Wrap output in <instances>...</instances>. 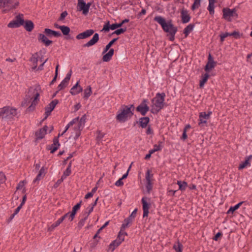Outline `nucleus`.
Wrapping results in <instances>:
<instances>
[{"instance_id":"f257e3e1","label":"nucleus","mask_w":252,"mask_h":252,"mask_svg":"<svg viewBox=\"0 0 252 252\" xmlns=\"http://www.w3.org/2000/svg\"><path fill=\"white\" fill-rule=\"evenodd\" d=\"M41 92V88L39 85H35L30 87L26 95L24 101L22 102V106H25L27 103H30L31 102L32 103L28 107V110L29 111L33 110L39 101V96Z\"/></svg>"},{"instance_id":"f03ea898","label":"nucleus","mask_w":252,"mask_h":252,"mask_svg":"<svg viewBox=\"0 0 252 252\" xmlns=\"http://www.w3.org/2000/svg\"><path fill=\"white\" fill-rule=\"evenodd\" d=\"M19 116L17 110L9 106H5L0 108V119L2 121H11L14 117L18 118Z\"/></svg>"},{"instance_id":"7ed1b4c3","label":"nucleus","mask_w":252,"mask_h":252,"mask_svg":"<svg viewBox=\"0 0 252 252\" xmlns=\"http://www.w3.org/2000/svg\"><path fill=\"white\" fill-rule=\"evenodd\" d=\"M165 94L164 93H158L156 96L152 99V108L151 111L153 114H157L164 107Z\"/></svg>"},{"instance_id":"20e7f679","label":"nucleus","mask_w":252,"mask_h":252,"mask_svg":"<svg viewBox=\"0 0 252 252\" xmlns=\"http://www.w3.org/2000/svg\"><path fill=\"white\" fill-rule=\"evenodd\" d=\"M134 107L133 105L129 106H123L120 110L118 112V114L116 117V120L121 123L126 122L128 118L132 117L133 114L132 111L134 110Z\"/></svg>"},{"instance_id":"39448f33","label":"nucleus","mask_w":252,"mask_h":252,"mask_svg":"<svg viewBox=\"0 0 252 252\" xmlns=\"http://www.w3.org/2000/svg\"><path fill=\"white\" fill-rule=\"evenodd\" d=\"M154 20L158 22L161 26L163 30L166 32L169 33L173 29H177L176 27L173 25L171 20L166 22L165 19L160 16H156Z\"/></svg>"},{"instance_id":"423d86ee","label":"nucleus","mask_w":252,"mask_h":252,"mask_svg":"<svg viewBox=\"0 0 252 252\" xmlns=\"http://www.w3.org/2000/svg\"><path fill=\"white\" fill-rule=\"evenodd\" d=\"M24 15L19 14L15 17L14 19L8 23L7 27L10 28H17L24 25Z\"/></svg>"},{"instance_id":"0eeeda50","label":"nucleus","mask_w":252,"mask_h":252,"mask_svg":"<svg viewBox=\"0 0 252 252\" xmlns=\"http://www.w3.org/2000/svg\"><path fill=\"white\" fill-rule=\"evenodd\" d=\"M147 103L148 100L144 99L136 108V111L140 112L143 116H145L150 109Z\"/></svg>"},{"instance_id":"6e6552de","label":"nucleus","mask_w":252,"mask_h":252,"mask_svg":"<svg viewBox=\"0 0 252 252\" xmlns=\"http://www.w3.org/2000/svg\"><path fill=\"white\" fill-rule=\"evenodd\" d=\"M150 199L147 197H143L142 198L141 202L142 204V208L143 210V217H147L148 216L149 211V210L151 207V204L147 202V200H149Z\"/></svg>"},{"instance_id":"1a4fd4ad","label":"nucleus","mask_w":252,"mask_h":252,"mask_svg":"<svg viewBox=\"0 0 252 252\" xmlns=\"http://www.w3.org/2000/svg\"><path fill=\"white\" fill-rule=\"evenodd\" d=\"M236 9L233 8L231 9L229 8H224L222 9L223 12V18L227 20L228 21H231V17L234 16V14L236 13Z\"/></svg>"},{"instance_id":"9d476101","label":"nucleus","mask_w":252,"mask_h":252,"mask_svg":"<svg viewBox=\"0 0 252 252\" xmlns=\"http://www.w3.org/2000/svg\"><path fill=\"white\" fill-rule=\"evenodd\" d=\"M211 114V112H209L208 114H206V112L200 113L199 115L198 125L201 127L204 126L205 124L207 123V120L209 119Z\"/></svg>"},{"instance_id":"9b49d317","label":"nucleus","mask_w":252,"mask_h":252,"mask_svg":"<svg viewBox=\"0 0 252 252\" xmlns=\"http://www.w3.org/2000/svg\"><path fill=\"white\" fill-rule=\"evenodd\" d=\"M216 64L217 62L214 61L211 54H209L208 57V62L204 67L205 71L209 72L212 70L215 67Z\"/></svg>"},{"instance_id":"f8f14e48","label":"nucleus","mask_w":252,"mask_h":252,"mask_svg":"<svg viewBox=\"0 0 252 252\" xmlns=\"http://www.w3.org/2000/svg\"><path fill=\"white\" fill-rule=\"evenodd\" d=\"M137 209H135L131 213L130 215L124 220V222L122 224V229H126L128 226V224L131 223L133 219L136 217Z\"/></svg>"},{"instance_id":"ddd939ff","label":"nucleus","mask_w":252,"mask_h":252,"mask_svg":"<svg viewBox=\"0 0 252 252\" xmlns=\"http://www.w3.org/2000/svg\"><path fill=\"white\" fill-rule=\"evenodd\" d=\"M59 103V101L57 99H54L52 100L48 105L47 107L45 108V114L46 116L45 117V119H46L48 116H49L51 113V112L54 110L56 105Z\"/></svg>"},{"instance_id":"4468645a","label":"nucleus","mask_w":252,"mask_h":252,"mask_svg":"<svg viewBox=\"0 0 252 252\" xmlns=\"http://www.w3.org/2000/svg\"><path fill=\"white\" fill-rule=\"evenodd\" d=\"M94 32V30H87L84 31V32L80 33L78 34H77L76 36V38L78 40L86 39L93 35Z\"/></svg>"},{"instance_id":"2eb2a0df","label":"nucleus","mask_w":252,"mask_h":252,"mask_svg":"<svg viewBox=\"0 0 252 252\" xmlns=\"http://www.w3.org/2000/svg\"><path fill=\"white\" fill-rule=\"evenodd\" d=\"M77 8L78 11H82V13L85 15L89 12L88 9L86 7V3L84 0H78Z\"/></svg>"},{"instance_id":"dca6fc26","label":"nucleus","mask_w":252,"mask_h":252,"mask_svg":"<svg viewBox=\"0 0 252 252\" xmlns=\"http://www.w3.org/2000/svg\"><path fill=\"white\" fill-rule=\"evenodd\" d=\"M181 17L182 22L184 24L189 22L191 18L188 11L185 8L181 10Z\"/></svg>"},{"instance_id":"f3484780","label":"nucleus","mask_w":252,"mask_h":252,"mask_svg":"<svg viewBox=\"0 0 252 252\" xmlns=\"http://www.w3.org/2000/svg\"><path fill=\"white\" fill-rule=\"evenodd\" d=\"M99 40V34L95 33L92 38L83 45V47H90L95 45Z\"/></svg>"},{"instance_id":"a211bd4d","label":"nucleus","mask_w":252,"mask_h":252,"mask_svg":"<svg viewBox=\"0 0 252 252\" xmlns=\"http://www.w3.org/2000/svg\"><path fill=\"white\" fill-rule=\"evenodd\" d=\"M79 81H77L76 84L73 86L70 90V93L73 95H75L83 91V88L79 85Z\"/></svg>"},{"instance_id":"6ab92c4d","label":"nucleus","mask_w":252,"mask_h":252,"mask_svg":"<svg viewBox=\"0 0 252 252\" xmlns=\"http://www.w3.org/2000/svg\"><path fill=\"white\" fill-rule=\"evenodd\" d=\"M38 40L39 42L44 43L46 46H49L52 43V41L49 40L45 35L42 33L38 34Z\"/></svg>"},{"instance_id":"aec40b11","label":"nucleus","mask_w":252,"mask_h":252,"mask_svg":"<svg viewBox=\"0 0 252 252\" xmlns=\"http://www.w3.org/2000/svg\"><path fill=\"white\" fill-rule=\"evenodd\" d=\"M44 32L49 37H51L52 36H54L56 37L62 36V34L60 32L55 31L48 28L45 29Z\"/></svg>"},{"instance_id":"412c9836","label":"nucleus","mask_w":252,"mask_h":252,"mask_svg":"<svg viewBox=\"0 0 252 252\" xmlns=\"http://www.w3.org/2000/svg\"><path fill=\"white\" fill-rule=\"evenodd\" d=\"M81 203H82V201H80V202L77 203L76 205H75L73 207L71 212H70V214L69 216V220L70 221H72L73 220V219H74L75 214H76L77 210H78L81 207Z\"/></svg>"},{"instance_id":"4be33fe9","label":"nucleus","mask_w":252,"mask_h":252,"mask_svg":"<svg viewBox=\"0 0 252 252\" xmlns=\"http://www.w3.org/2000/svg\"><path fill=\"white\" fill-rule=\"evenodd\" d=\"M53 143L50 146V148L49 149L51 150L50 152L52 154L54 153L56 150H57L60 146L58 137H55L53 139Z\"/></svg>"},{"instance_id":"5701e85b","label":"nucleus","mask_w":252,"mask_h":252,"mask_svg":"<svg viewBox=\"0 0 252 252\" xmlns=\"http://www.w3.org/2000/svg\"><path fill=\"white\" fill-rule=\"evenodd\" d=\"M75 125L73 129L75 132V136H74V139L76 140L78 138V137L80 136L81 134V131L82 130L83 127L81 126H79V124L77 123L75 124H74Z\"/></svg>"},{"instance_id":"b1692460","label":"nucleus","mask_w":252,"mask_h":252,"mask_svg":"<svg viewBox=\"0 0 252 252\" xmlns=\"http://www.w3.org/2000/svg\"><path fill=\"white\" fill-rule=\"evenodd\" d=\"M5 1H7V3L5 2V7L7 10L14 9L19 4V2L17 1L15 2H13V0H6Z\"/></svg>"},{"instance_id":"393cba45","label":"nucleus","mask_w":252,"mask_h":252,"mask_svg":"<svg viewBox=\"0 0 252 252\" xmlns=\"http://www.w3.org/2000/svg\"><path fill=\"white\" fill-rule=\"evenodd\" d=\"M252 158V155H251L246 158L245 160L242 162L241 164H240L238 169L239 170H242L244 169V168L248 166H250V159Z\"/></svg>"},{"instance_id":"a878e982","label":"nucleus","mask_w":252,"mask_h":252,"mask_svg":"<svg viewBox=\"0 0 252 252\" xmlns=\"http://www.w3.org/2000/svg\"><path fill=\"white\" fill-rule=\"evenodd\" d=\"M210 75L208 73H206L204 74H202L201 76V80L199 82V86L200 88H202L204 87V84L207 81Z\"/></svg>"},{"instance_id":"bb28decb","label":"nucleus","mask_w":252,"mask_h":252,"mask_svg":"<svg viewBox=\"0 0 252 252\" xmlns=\"http://www.w3.org/2000/svg\"><path fill=\"white\" fill-rule=\"evenodd\" d=\"M150 119L148 117H142L140 118L139 120L140 125L142 128L146 127Z\"/></svg>"},{"instance_id":"cd10ccee","label":"nucleus","mask_w":252,"mask_h":252,"mask_svg":"<svg viewBox=\"0 0 252 252\" xmlns=\"http://www.w3.org/2000/svg\"><path fill=\"white\" fill-rule=\"evenodd\" d=\"M25 23V24H24V28L27 31L31 32L34 28L33 22L31 20H27Z\"/></svg>"},{"instance_id":"c85d7f7f","label":"nucleus","mask_w":252,"mask_h":252,"mask_svg":"<svg viewBox=\"0 0 252 252\" xmlns=\"http://www.w3.org/2000/svg\"><path fill=\"white\" fill-rule=\"evenodd\" d=\"M194 27V24H190L184 29L183 33L185 34L186 37H187L189 33L193 30Z\"/></svg>"},{"instance_id":"c756f323","label":"nucleus","mask_w":252,"mask_h":252,"mask_svg":"<svg viewBox=\"0 0 252 252\" xmlns=\"http://www.w3.org/2000/svg\"><path fill=\"white\" fill-rule=\"evenodd\" d=\"M177 184L179 186V189L184 191L188 187V183L185 181H177Z\"/></svg>"},{"instance_id":"7c9ffc66","label":"nucleus","mask_w":252,"mask_h":252,"mask_svg":"<svg viewBox=\"0 0 252 252\" xmlns=\"http://www.w3.org/2000/svg\"><path fill=\"white\" fill-rule=\"evenodd\" d=\"M129 21V20L128 19H125L120 23L113 24L111 25V30H114L117 28H120L122 26L123 24L126 23H128Z\"/></svg>"},{"instance_id":"2f4dec72","label":"nucleus","mask_w":252,"mask_h":252,"mask_svg":"<svg viewBox=\"0 0 252 252\" xmlns=\"http://www.w3.org/2000/svg\"><path fill=\"white\" fill-rule=\"evenodd\" d=\"M31 61L33 63L32 69H35L37 67V62H38V55L36 53L34 55H33L31 58Z\"/></svg>"},{"instance_id":"473e14b6","label":"nucleus","mask_w":252,"mask_h":252,"mask_svg":"<svg viewBox=\"0 0 252 252\" xmlns=\"http://www.w3.org/2000/svg\"><path fill=\"white\" fill-rule=\"evenodd\" d=\"M243 203H244V202L242 201V202H239V203H238L234 206H231L230 207V208L229 209V210L227 211V214H229L231 213L233 214V212L235 211H236V210H237Z\"/></svg>"},{"instance_id":"72a5a7b5","label":"nucleus","mask_w":252,"mask_h":252,"mask_svg":"<svg viewBox=\"0 0 252 252\" xmlns=\"http://www.w3.org/2000/svg\"><path fill=\"white\" fill-rule=\"evenodd\" d=\"M92 88L90 86L87 87L84 92V98L87 99L92 94Z\"/></svg>"},{"instance_id":"f704fd0d","label":"nucleus","mask_w":252,"mask_h":252,"mask_svg":"<svg viewBox=\"0 0 252 252\" xmlns=\"http://www.w3.org/2000/svg\"><path fill=\"white\" fill-rule=\"evenodd\" d=\"M60 30H61L63 34L64 35H67L69 34V33L70 32V28L66 26H61V27H59Z\"/></svg>"},{"instance_id":"c9c22d12","label":"nucleus","mask_w":252,"mask_h":252,"mask_svg":"<svg viewBox=\"0 0 252 252\" xmlns=\"http://www.w3.org/2000/svg\"><path fill=\"white\" fill-rule=\"evenodd\" d=\"M118 39V37L114 38L111 41H110L108 44L105 46L103 51V54L107 52L110 48V47L112 46V45Z\"/></svg>"},{"instance_id":"e433bc0d","label":"nucleus","mask_w":252,"mask_h":252,"mask_svg":"<svg viewBox=\"0 0 252 252\" xmlns=\"http://www.w3.org/2000/svg\"><path fill=\"white\" fill-rule=\"evenodd\" d=\"M46 134V133L45 132V130L41 128L35 133V135L37 137V138L41 139L44 137Z\"/></svg>"},{"instance_id":"4c0bfd02","label":"nucleus","mask_w":252,"mask_h":252,"mask_svg":"<svg viewBox=\"0 0 252 252\" xmlns=\"http://www.w3.org/2000/svg\"><path fill=\"white\" fill-rule=\"evenodd\" d=\"M120 244V242H119L117 240H114L109 245V249L113 251Z\"/></svg>"},{"instance_id":"58836bf2","label":"nucleus","mask_w":252,"mask_h":252,"mask_svg":"<svg viewBox=\"0 0 252 252\" xmlns=\"http://www.w3.org/2000/svg\"><path fill=\"white\" fill-rule=\"evenodd\" d=\"M201 4V0H194V2L191 6V9L192 11L199 8Z\"/></svg>"},{"instance_id":"ea45409f","label":"nucleus","mask_w":252,"mask_h":252,"mask_svg":"<svg viewBox=\"0 0 252 252\" xmlns=\"http://www.w3.org/2000/svg\"><path fill=\"white\" fill-rule=\"evenodd\" d=\"M125 229H122V227H121V229L120 232H119L118 237H117V240L119 242H120V243L121 244L122 242H123L125 240V237L124 235H123V230H125Z\"/></svg>"},{"instance_id":"a19ab883","label":"nucleus","mask_w":252,"mask_h":252,"mask_svg":"<svg viewBox=\"0 0 252 252\" xmlns=\"http://www.w3.org/2000/svg\"><path fill=\"white\" fill-rule=\"evenodd\" d=\"M63 220L61 219V218H60V219H59L55 222H54V223H53L51 227H50V230H53V229H54L56 227H57L58 226H59L62 222H63Z\"/></svg>"},{"instance_id":"79ce46f5","label":"nucleus","mask_w":252,"mask_h":252,"mask_svg":"<svg viewBox=\"0 0 252 252\" xmlns=\"http://www.w3.org/2000/svg\"><path fill=\"white\" fill-rule=\"evenodd\" d=\"M68 84V83L67 82H65V80H63L58 86V91H60L63 88H65Z\"/></svg>"},{"instance_id":"37998d69","label":"nucleus","mask_w":252,"mask_h":252,"mask_svg":"<svg viewBox=\"0 0 252 252\" xmlns=\"http://www.w3.org/2000/svg\"><path fill=\"white\" fill-rule=\"evenodd\" d=\"M178 29H173L171 31V32H169L170 35L169 40L171 41H173L175 39V35L176 33L177 32Z\"/></svg>"},{"instance_id":"c03bdc74","label":"nucleus","mask_w":252,"mask_h":252,"mask_svg":"<svg viewBox=\"0 0 252 252\" xmlns=\"http://www.w3.org/2000/svg\"><path fill=\"white\" fill-rule=\"evenodd\" d=\"M153 177V174L151 173V171L148 170L146 173V182L152 181Z\"/></svg>"},{"instance_id":"a18cd8bd","label":"nucleus","mask_w":252,"mask_h":252,"mask_svg":"<svg viewBox=\"0 0 252 252\" xmlns=\"http://www.w3.org/2000/svg\"><path fill=\"white\" fill-rule=\"evenodd\" d=\"M153 188L152 181L146 182V189L148 193H150Z\"/></svg>"},{"instance_id":"49530a36","label":"nucleus","mask_w":252,"mask_h":252,"mask_svg":"<svg viewBox=\"0 0 252 252\" xmlns=\"http://www.w3.org/2000/svg\"><path fill=\"white\" fill-rule=\"evenodd\" d=\"M78 120V118H75L74 119H73L71 122H70L67 124V125L65 127V129L67 131L71 126H72L74 125V124H75L76 122H77Z\"/></svg>"},{"instance_id":"de8ad7c7","label":"nucleus","mask_w":252,"mask_h":252,"mask_svg":"<svg viewBox=\"0 0 252 252\" xmlns=\"http://www.w3.org/2000/svg\"><path fill=\"white\" fill-rule=\"evenodd\" d=\"M173 248L176 252H182V245L179 242L177 245H174Z\"/></svg>"},{"instance_id":"09e8293b","label":"nucleus","mask_w":252,"mask_h":252,"mask_svg":"<svg viewBox=\"0 0 252 252\" xmlns=\"http://www.w3.org/2000/svg\"><path fill=\"white\" fill-rule=\"evenodd\" d=\"M126 31V28H121V29H119L116 31H115L113 32V34H116L117 35H120L122 33H124Z\"/></svg>"},{"instance_id":"8fccbe9b","label":"nucleus","mask_w":252,"mask_h":252,"mask_svg":"<svg viewBox=\"0 0 252 252\" xmlns=\"http://www.w3.org/2000/svg\"><path fill=\"white\" fill-rule=\"evenodd\" d=\"M112 56H111L108 53L105 54L102 57V61L103 62H108L111 60Z\"/></svg>"},{"instance_id":"3c124183","label":"nucleus","mask_w":252,"mask_h":252,"mask_svg":"<svg viewBox=\"0 0 252 252\" xmlns=\"http://www.w3.org/2000/svg\"><path fill=\"white\" fill-rule=\"evenodd\" d=\"M214 4L213 3H209V6L208 7V10L209 11V13L211 15H213L214 14Z\"/></svg>"},{"instance_id":"603ef678","label":"nucleus","mask_w":252,"mask_h":252,"mask_svg":"<svg viewBox=\"0 0 252 252\" xmlns=\"http://www.w3.org/2000/svg\"><path fill=\"white\" fill-rule=\"evenodd\" d=\"M71 170L69 168H66V170L63 172V173L62 177L64 179L71 174Z\"/></svg>"},{"instance_id":"864d4df0","label":"nucleus","mask_w":252,"mask_h":252,"mask_svg":"<svg viewBox=\"0 0 252 252\" xmlns=\"http://www.w3.org/2000/svg\"><path fill=\"white\" fill-rule=\"evenodd\" d=\"M76 123L81 126L84 127L85 123V115H83L80 120H78Z\"/></svg>"},{"instance_id":"5fc2aeb1","label":"nucleus","mask_w":252,"mask_h":252,"mask_svg":"<svg viewBox=\"0 0 252 252\" xmlns=\"http://www.w3.org/2000/svg\"><path fill=\"white\" fill-rule=\"evenodd\" d=\"M110 29L111 30V25H109V22L108 21L104 25L102 31H104L105 32H108L109 31Z\"/></svg>"},{"instance_id":"6e6d98bb","label":"nucleus","mask_w":252,"mask_h":252,"mask_svg":"<svg viewBox=\"0 0 252 252\" xmlns=\"http://www.w3.org/2000/svg\"><path fill=\"white\" fill-rule=\"evenodd\" d=\"M228 36H231L230 33L225 32L224 33H222L220 35V41L222 42L224 41L225 38L227 37Z\"/></svg>"},{"instance_id":"4d7b16f0","label":"nucleus","mask_w":252,"mask_h":252,"mask_svg":"<svg viewBox=\"0 0 252 252\" xmlns=\"http://www.w3.org/2000/svg\"><path fill=\"white\" fill-rule=\"evenodd\" d=\"M94 210L93 206H91L90 205L89 207H88L86 209V210L85 211V213L88 214L89 216V215L93 212Z\"/></svg>"},{"instance_id":"13d9d810","label":"nucleus","mask_w":252,"mask_h":252,"mask_svg":"<svg viewBox=\"0 0 252 252\" xmlns=\"http://www.w3.org/2000/svg\"><path fill=\"white\" fill-rule=\"evenodd\" d=\"M67 14H68V13H67V11H64L60 15V17L59 18V20H60V21L63 20L65 18V17L67 15Z\"/></svg>"},{"instance_id":"bf43d9fd","label":"nucleus","mask_w":252,"mask_h":252,"mask_svg":"<svg viewBox=\"0 0 252 252\" xmlns=\"http://www.w3.org/2000/svg\"><path fill=\"white\" fill-rule=\"evenodd\" d=\"M231 36H233L235 38H239L240 37V33L238 32L234 31L233 32L230 33Z\"/></svg>"},{"instance_id":"052dcab7","label":"nucleus","mask_w":252,"mask_h":252,"mask_svg":"<svg viewBox=\"0 0 252 252\" xmlns=\"http://www.w3.org/2000/svg\"><path fill=\"white\" fill-rule=\"evenodd\" d=\"M115 186L117 187H121L124 185V182H123V179L120 178L119 179L115 184Z\"/></svg>"},{"instance_id":"680f3d73","label":"nucleus","mask_w":252,"mask_h":252,"mask_svg":"<svg viewBox=\"0 0 252 252\" xmlns=\"http://www.w3.org/2000/svg\"><path fill=\"white\" fill-rule=\"evenodd\" d=\"M158 143H159V145H158L155 144L154 146L153 149L155 150L156 152L160 151L161 150V147L160 144H161L162 142H159Z\"/></svg>"},{"instance_id":"e2e57ef3","label":"nucleus","mask_w":252,"mask_h":252,"mask_svg":"<svg viewBox=\"0 0 252 252\" xmlns=\"http://www.w3.org/2000/svg\"><path fill=\"white\" fill-rule=\"evenodd\" d=\"M71 70H70V71L66 74V77L63 79L64 80H65V82H67L68 83L69 82V81L71 76Z\"/></svg>"},{"instance_id":"0e129e2a","label":"nucleus","mask_w":252,"mask_h":252,"mask_svg":"<svg viewBox=\"0 0 252 252\" xmlns=\"http://www.w3.org/2000/svg\"><path fill=\"white\" fill-rule=\"evenodd\" d=\"M64 180V179L63 178V177H61V178L60 179L58 180L56 182V183L54 185V187L57 188Z\"/></svg>"},{"instance_id":"69168bd1","label":"nucleus","mask_w":252,"mask_h":252,"mask_svg":"<svg viewBox=\"0 0 252 252\" xmlns=\"http://www.w3.org/2000/svg\"><path fill=\"white\" fill-rule=\"evenodd\" d=\"M43 177V175H41L39 173L37 174L36 177L33 180V182L35 183L37 181H38L41 179V178Z\"/></svg>"},{"instance_id":"338daca9","label":"nucleus","mask_w":252,"mask_h":252,"mask_svg":"<svg viewBox=\"0 0 252 252\" xmlns=\"http://www.w3.org/2000/svg\"><path fill=\"white\" fill-rule=\"evenodd\" d=\"M104 134L103 133H101L100 131H99L98 133V135L97 136V140L98 141L101 140L102 138L104 137Z\"/></svg>"},{"instance_id":"774afa93","label":"nucleus","mask_w":252,"mask_h":252,"mask_svg":"<svg viewBox=\"0 0 252 252\" xmlns=\"http://www.w3.org/2000/svg\"><path fill=\"white\" fill-rule=\"evenodd\" d=\"M6 0H0V8L5 7V2L7 3Z\"/></svg>"}]
</instances>
